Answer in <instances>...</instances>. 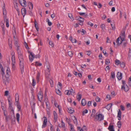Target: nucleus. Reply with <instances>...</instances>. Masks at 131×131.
I'll return each mask as SVG.
<instances>
[{
    "mask_svg": "<svg viewBox=\"0 0 131 131\" xmlns=\"http://www.w3.org/2000/svg\"><path fill=\"white\" fill-rule=\"evenodd\" d=\"M36 84V82L34 79H32V85L33 86H34Z\"/></svg>",
    "mask_w": 131,
    "mask_h": 131,
    "instance_id": "47",
    "label": "nucleus"
},
{
    "mask_svg": "<svg viewBox=\"0 0 131 131\" xmlns=\"http://www.w3.org/2000/svg\"><path fill=\"white\" fill-rule=\"evenodd\" d=\"M95 110L94 109H93L92 110V113L91 114V116H94V114H95Z\"/></svg>",
    "mask_w": 131,
    "mask_h": 131,
    "instance_id": "50",
    "label": "nucleus"
},
{
    "mask_svg": "<svg viewBox=\"0 0 131 131\" xmlns=\"http://www.w3.org/2000/svg\"><path fill=\"white\" fill-rule=\"evenodd\" d=\"M13 3L14 7L17 11L18 15H19V11L17 3L16 1H15L13 2Z\"/></svg>",
    "mask_w": 131,
    "mask_h": 131,
    "instance_id": "7",
    "label": "nucleus"
},
{
    "mask_svg": "<svg viewBox=\"0 0 131 131\" xmlns=\"http://www.w3.org/2000/svg\"><path fill=\"white\" fill-rule=\"evenodd\" d=\"M125 37H122L120 38V39L122 42L124 41L125 40Z\"/></svg>",
    "mask_w": 131,
    "mask_h": 131,
    "instance_id": "57",
    "label": "nucleus"
},
{
    "mask_svg": "<svg viewBox=\"0 0 131 131\" xmlns=\"http://www.w3.org/2000/svg\"><path fill=\"white\" fill-rule=\"evenodd\" d=\"M120 107L122 111H124L125 110V107H124L122 105H121L120 106Z\"/></svg>",
    "mask_w": 131,
    "mask_h": 131,
    "instance_id": "63",
    "label": "nucleus"
},
{
    "mask_svg": "<svg viewBox=\"0 0 131 131\" xmlns=\"http://www.w3.org/2000/svg\"><path fill=\"white\" fill-rule=\"evenodd\" d=\"M110 61L109 59H107L105 61V63L106 64L108 65L110 63Z\"/></svg>",
    "mask_w": 131,
    "mask_h": 131,
    "instance_id": "45",
    "label": "nucleus"
},
{
    "mask_svg": "<svg viewBox=\"0 0 131 131\" xmlns=\"http://www.w3.org/2000/svg\"><path fill=\"white\" fill-rule=\"evenodd\" d=\"M17 69L16 66L15 64V62L13 63H12V69H11L13 71H15Z\"/></svg>",
    "mask_w": 131,
    "mask_h": 131,
    "instance_id": "11",
    "label": "nucleus"
},
{
    "mask_svg": "<svg viewBox=\"0 0 131 131\" xmlns=\"http://www.w3.org/2000/svg\"><path fill=\"white\" fill-rule=\"evenodd\" d=\"M35 65L36 66H42V64L40 63L38 61H36V62Z\"/></svg>",
    "mask_w": 131,
    "mask_h": 131,
    "instance_id": "41",
    "label": "nucleus"
},
{
    "mask_svg": "<svg viewBox=\"0 0 131 131\" xmlns=\"http://www.w3.org/2000/svg\"><path fill=\"white\" fill-rule=\"evenodd\" d=\"M53 119L54 122H56L58 120V115L56 111H53Z\"/></svg>",
    "mask_w": 131,
    "mask_h": 131,
    "instance_id": "8",
    "label": "nucleus"
},
{
    "mask_svg": "<svg viewBox=\"0 0 131 131\" xmlns=\"http://www.w3.org/2000/svg\"><path fill=\"white\" fill-rule=\"evenodd\" d=\"M106 97L108 100H110L111 99V96L110 95H106Z\"/></svg>",
    "mask_w": 131,
    "mask_h": 131,
    "instance_id": "54",
    "label": "nucleus"
},
{
    "mask_svg": "<svg viewBox=\"0 0 131 131\" xmlns=\"http://www.w3.org/2000/svg\"><path fill=\"white\" fill-rule=\"evenodd\" d=\"M73 54V52L72 51H70L68 52V55L71 57H72Z\"/></svg>",
    "mask_w": 131,
    "mask_h": 131,
    "instance_id": "35",
    "label": "nucleus"
},
{
    "mask_svg": "<svg viewBox=\"0 0 131 131\" xmlns=\"http://www.w3.org/2000/svg\"><path fill=\"white\" fill-rule=\"evenodd\" d=\"M22 14L23 17H24L26 13V10L25 8H23L21 9Z\"/></svg>",
    "mask_w": 131,
    "mask_h": 131,
    "instance_id": "14",
    "label": "nucleus"
},
{
    "mask_svg": "<svg viewBox=\"0 0 131 131\" xmlns=\"http://www.w3.org/2000/svg\"><path fill=\"white\" fill-rule=\"evenodd\" d=\"M17 120L18 123H19V121L20 115L19 113H17L16 115Z\"/></svg>",
    "mask_w": 131,
    "mask_h": 131,
    "instance_id": "28",
    "label": "nucleus"
},
{
    "mask_svg": "<svg viewBox=\"0 0 131 131\" xmlns=\"http://www.w3.org/2000/svg\"><path fill=\"white\" fill-rule=\"evenodd\" d=\"M117 124L118 127L119 128H120L121 126V122L119 121H118L117 122Z\"/></svg>",
    "mask_w": 131,
    "mask_h": 131,
    "instance_id": "52",
    "label": "nucleus"
},
{
    "mask_svg": "<svg viewBox=\"0 0 131 131\" xmlns=\"http://www.w3.org/2000/svg\"><path fill=\"white\" fill-rule=\"evenodd\" d=\"M111 78L113 79H114L115 78V74L114 72L112 71L111 72Z\"/></svg>",
    "mask_w": 131,
    "mask_h": 131,
    "instance_id": "34",
    "label": "nucleus"
},
{
    "mask_svg": "<svg viewBox=\"0 0 131 131\" xmlns=\"http://www.w3.org/2000/svg\"><path fill=\"white\" fill-rule=\"evenodd\" d=\"M87 24L88 25H90L91 26H92L93 25V24L90 21L87 23Z\"/></svg>",
    "mask_w": 131,
    "mask_h": 131,
    "instance_id": "58",
    "label": "nucleus"
},
{
    "mask_svg": "<svg viewBox=\"0 0 131 131\" xmlns=\"http://www.w3.org/2000/svg\"><path fill=\"white\" fill-rule=\"evenodd\" d=\"M120 37H118L116 41V42L118 45H120L122 43L120 39Z\"/></svg>",
    "mask_w": 131,
    "mask_h": 131,
    "instance_id": "23",
    "label": "nucleus"
},
{
    "mask_svg": "<svg viewBox=\"0 0 131 131\" xmlns=\"http://www.w3.org/2000/svg\"><path fill=\"white\" fill-rule=\"evenodd\" d=\"M3 15H4V17L5 18L6 17V15L7 14V12L6 9L5 8V6L4 5L3 6Z\"/></svg>",
    "mask_w": 131,
    "mask_h": 131,
    "instance_id": "15",
    "label": "nucleus"
},
{
    "mask_svg": "<svg viewBox=\"0 0 131 131\" xmlns=\"http://www.w3.org/2000/svg\"><path fill=\"white\" fill-rule=\"evenodd\" d=\"M115 64L116 65H118L119 64H120V62L119 60H116L115 61Z\"/></svg>",
    "mask_w": 131,
    "mask_h": 131,
    "instance_id": "43",
    "label": "nucleus"
},
{
    "mask_svg": "<svg viewBox=\"0 0 131 131\" xmlns=\"http://www.w3.org/2000/svg\"><path fill=\"white\" fill-rule=\"evenodd\" d=\"M47 68L48 71L49 72L50 70V66L49 64H48V65L47 66Z\"/></svg>",
    "mask_w": 131,
    "mask_h": 131,
    "instance_id": "48",
    "label": "nucleus"
},
{
    "mask_svg": "<svg viewBox=\"0 0 131 131\" xmlns=\"http://www.w3.org/2000/svg\"><path fill=\"white\" fill-rule=\"evenodd\" d=\"M86 103L85 100L84 99H82L81 101V104L83 106H84Z\"/></svg>",
    "mask_w": 131,
    "mask_h": 131,
    "instance_id": "26",
    "label": "nucleus"
},
{
    "mask_svg": "<svg viewBox=\"0 0 131 131\" xmlns=\"http://www.w3.org/2000/svg\"><path fill=\"white\" fill-rule=\"evenodd\" d=\"M68 112L70 114H72L74 112V110L72 109L71 108H68Z\"/></svg>",
    "mask_w": 131,
    "mask_h": 131,
    "instance_id": "32",
    "label": "nucleus"
},
{
    "mask_svg": "<svg viewBox=\"0 0 131 131\" xmlns=\"http://www.w3.org/2000/svg\"><path fill=\"white\" fill-rule=\"evenodd\" d=\"M112 105V104H108L106 107V108L108 110H110Z\"/></svg>",
    "mask_w": 131,
    "mask_h": 131,
    "instance_id": "25",
    "label": "nucleus"
},
{
    "mask_svg": "<svg viewBox=\"0 0 131 131\" xmlns=\"http://www.w3.org/2000/svg\"><path fill=\"white\" fill-rule=\"evenodd\" d=\"M74 126H72L71 127H70V131H75L74 128Z\"/></svg>",
    "mask_w": 131,
    "mask_h": 131,
    "instance_id": "62",
    "label": "nucleus"
},
{
    "mask_svg": "<svg viewBox=\"0 0 131 131\" xmlns=\"http://www.w3.org/2000/svg\"><path fill=\"white\" fill-rule=\"evenodd\" d=\"M79 14L81 16L85 15V17L87 16L88 15L87 14H85V13L79 12Z\"/></svg>",
    "mask_w": 131,
    "mask_h": 131,
    "instance_id": "55",
    "label": "nucleus"
},
{
    "mask_svg": "<svg viewBox=\"0 0 131 131\" xmlns=\"http://www.w3.org/2000/svg\"><path fill=\"white\" fill-rule=\"evenodd\" d=\"M68 17L71 19H73V17L72 14L71 13H69L68 14Z\"/></svg>",
    "mask_w": 131,
    "mask_h": 131,
    "instance_id": "49",
    "label": "nucleus"
},
{
    "mask_svg": "<svg viewBox=\"0 0 131 131\" xmlns=\"http://www.w3.org/2000/svg\"><path fill=\"white\" fill-rule=\"evenodd\" d=\"M61 126H60V125L59 124L58 125V126L59 127H61L62 128H65L66 127L65 123L63 122L62 119L61 120Z\"/></svg>",
    "mask_w": 131,
    "mask_h": 131,
    "instance_id": "20",
    "label": "nucleus"
},
{
    "mask_svg": "<svg viewBox=\"0 0 131 131\" xmlns=\"http://www.w3.org/2000/svg\"><path fill=\"white\" fill-rule=\"evenodd\" d=\"M47 107V108H48V109L49 108V102H46L45 103Z\"/></svg>",
    "mask_w": 131,
    "mask_h": 131,
    "instance_id": "59",
    "label": "nucleus"
},
{
    "mask_svg": "<svg viewBox=\"0 0 131 131\" xmlns=\"http://www.w3.org/2000/svg\"><path fill=\"white\" fill-rule=\"evenodd\" d=\"M36 78L37 81L38 83L39 82L40 78V72H37Z\"/></svg>",
    "mask_w": 131,
    "mask_h": 131,
    "instance_id": "13",
    "label": "nucleus"
},
{
    "mask_svg": "<svg viewBox=\"0 0 131 131\" xmlns=\"http://www.w3.org/2000/svg\"><path fill=\"white\" fill-rule=\"evenodd\" d=\"M16 105L18 109V111H20L21 108V106L20 105L19 102H16Z\"/></svg>",
    "mask_w": 131,
    "mask_h": 131,
    "instance_id": "22",
    "label": "nucleus"
},
{
    "mask_svg": "<svg viewBox=\"0 0 131 131\" xmlns=\"http://www.w3.org/2000/svg\"><path fill=\"white\" fill-rule=\"evenodd\" d=\"M6 26L7 27H8L9 26V20L8 19H6Z\"/></svg>",
    "mask_w": 131,
    "mask_h": 131,
    "instance_id": "37",
    "label": "nucleus"
},
{
    "mask_svg": "<svg viewBox=\"0 0 131 131\" xmlns=\"http://www.w3.org/2000/svg\"><path fill=\"white\" fill-rule=\"evenodd\" d=\"M6 73L7 75L8 76L10 75V70L9 68L7 67Z\"/></svg>",
    "mask_w": 131,
    "mask_h": 131,
    "instance_id": "29",
    "label": "nucleus"
},
{
    "mask_svg": "<svg viewBox=\"0 0 131 131\" xmlns=\"http://www.w3.org/2000/svg\"><path fill=\"white\" fill-rule=\"evenodd\" d=\"M78 56L79 57V58H80L81 57H83V55L82 53H79L78 54Z\"/></svg>",
    "mask_w": 131,
    "mask_h": 131,
    "instance_id": "56",
    "label": "nucleus"
},
{
    "mask_svg": "<svg viewBox=\"0 0 131 131\" xmlns=\"http://www.w3.org/2000/svg\"><path fill=\"white\" fill-rule=\"evenodd\" d=\"M30 55H29V59L30 61L32 62L33 60L34 55L32 53L30 52Z\"/></svg>",
    "mask_w": 131,
    "mask_h": 131,
    "instance_id": "19",
    "label": "nucleus"
},
{
    "mask_svg": "<svg viewBox=\"0 0 131 131\" xmlns=\"http://www.w3.org/2000/svg\"><path fill=\"white\" fill-rule=\"evenodd\" d=\"M122 85L121 89H124L125 92L128 91L129 90L128 86L127 85L124 81L122 80Z\"/></svg>",
    "mask_w": 131,
    "mask_h": 131,
    "instance_id": "2",
    "label": "nucleus"
},
{
    "mask_svg": "<svg viewBox=\"0 0 131 131\" xmlns=\"http://www.w3.org/2000/svg\"><path fill=\"white\" fill-rule=\"evenodd\" d=\"M88 110L86 109H85L82 112V115L84 116L85 115V114L87 113H88Z\"/></svg>",
    "mask_w": 131,
    "mask_h": 131,
    "instance_id": "40",
    "label": "nucleus"
},
{
    "mask_svg": "<svg viewBox=\"0 0 131 131\" xmlns=\"http://www.w3.org/2000/svg\"><path fill=\"white\" fill-rule=\"evenodd\" d=\"M1 107L3 110L5 111V108L4 107V104L2 102V101H1Z\"/></svg>",
    "mask_w": 131,
    "mask_h": 131,
    "instance_id": "30",
    "label": "nucleus"
},
{
    "mask_svg": "<svg viewBox=\"0 0 131 131\" xmlns=\"http://www.w3.org/2000/svg\"><path fill=\"white\" fill-rule=\"evenodd\" d=\"M95 99L96 101L97 102H100V99L98 96H96L95 97Z\"/></svg>",
    "mask_w": 131,
    "mask_h": 131,
    "instance_id": "46",
    "label": "nucleus"
},
{
    "mask_svg": "<svg viewBox=\"0 0 131 131\" xmlns=\"http://www.w3.org/2000/svg\"><path fill=\"white\" fill-rule=\"evenodd\" d=\"M2 73L1 74L2 75V78L3 77L4 78L5 77H4V69H3V68L2 67Z\"/></svg>",
    "mask_w": 131,
    "mask_h": 131,
    "instance_id": "38",
    "label": "nucleus"
},
{
    "mask_svg": "<svg viewBox=\"0 0 131 131\" xmlns=\"http://www.w3.org/2000/svg\"><path fill=\"white\" fill-rule=\"evenodd\" d=\"M43 118H44V119L43 122V124L42 126V128H43L46 127L47 123V118L45 117H44Z\"/></svg>",
    "mask_w": 131,
    "mask_h": 131,
    "instance_id": "9",
    "label": "nucleus"
},
{
    "mask_svg": "<svg viewBox=\"0 0 131 131\" xmlns=\"http://www.w3.org/2000/svg\"><path fill=\"white\" fill-rule=\"evenodd\" d=\"M15 101L16 102H19V96L18 94L17 93H16L15 96Z\"/></svg>",
    "mask_w": 131,
    "mask_h": 131,
    "instance_id": "18",
    "label": "nucleus"
},
{
    "mask_svg": "<svg viewBox=\"0 0 131 131\" xmlns=\"http://www.w3.org/2000/svg\"><path fill=\"white\" fill-rule=\"evenodd\" d=\"M104 116L102 114L99 113L96 116L95 118L99 121L103 120L104 119Z\"/></svg>",
    "mask_w": 131,
    "mask_h": 131,
    "instance_id": "3",
    "label": "nucleus"
},
{
    "mask_svg": "<svg viewBox=\"0 0 131 131\" xmlns=\"http://www.w3.org/2000/svg\"><path fill=\"white\" fill-rule=\"evenodd\" d=\"M62 84L60 82H59L58 83V84L57 85L59 89H61L62 88Z\"/></svg>",
    "mask_w": 131,
    "mask_h": 131,
    "instance_id": "36",
    "label": "nucleus"
},
{
    "mask_svg": "<svg viewBox=\"0 0 131 131\" xmlns=\"http://www.w3.org/2000/svg\"><path fill=\"white\" fill-rule=\"evenodd\" d=\"M120 66L122 67H125V64L124 62H122V63H120Z\"/></svg>",
    "mask_w": 131,
    "mask_h": 131,
    "instance_id": "61",
    "label": "nucleus"
},
{
    "mask_svg": "<svg viewBox=\"0 0 131 131\" xmlns=\"http://www.w3.org/2000/svg\"><path fill=\"white\" fill-rule=\"evenodd\" d=\"M75 19L80 22V25L81 26L83 25V22L84 21V19L83 18L80 16H78L76 17Z\"/></svg>",
    "mask_w": 131,
    "mask_h": 131,
    "instance_id": "5",
    "label": "nucleus"
},
{
    "mask_svg": "<svg viewBox=\"0 0 131 131\" xmlns=\"http://www.w3.org/2000/svg\"><path fill=\"white\" fill-rule=\"evenodd\" d=\"M19 2L20 5L23 7L26 6V2L25 0H19Z\"/></svg>",
    "mask_w": 131,
    "mask_h": 131,
    "instance_id": "6",
    "label": "nucleus"
},
{
    "mask_svg": "<svg viewBox=\"0 0 131 131\" xmlns=\"http://www.w3.org/2000/svg\"><path fill=\"white\" fill-rule=\"evenodd\" d=\"M38 97L39 100L41 101L43 97L42 93L41 92H39L38 94Z\"/></svg>",
    "mask_w": 131,
    "mask_h": 131,
    "instance_id": "12",
    "label": "nucleus"
},
{
    "mask_svg": "<svg viewBox=\"0 0 131 131\" xmlns=\"http://www.w3.org/2000/svg\"><path fill=\"white\" fill-rule=\"evenodd\" d=\"M74 119H73V122L74 123L76 124H77V120L76 118L74 116Z\"/></svg>",
    "mask_w": 131,
    "mask_h": 131,
    "instance_id": "53",
    "label": "nucleus"
},
{
    "mask_svg": "<svg viewBox=\"0 0 131 131\" xmlns=\"http://www.w3.org/2000/svg\"><path fill=\"white\" fill-rule=\"evenodd\" d=\"M122 112L120 110H119V111H118V115L117 117H118V120L120 121L121 119V115Z\"/></svg>",
    "mask_w": 131,
    "mask_h": 131,
    "instance_id": "21",
    "label": "nucleus"
},
{
    "mask_svg": "<svg viewBox=\"0 0 131 131\" xmlns=\"http://www.w3.org/2000/svg\"><path fill=\"white\" fill-rule=\"evenodd\" d=\"M28 6L29 9L31 10L33 8V5L31 2H30L28 4Z\"/></svg>",
    "mask_w": 131,
    "mask_h": 131,
    "instance_id": "27",
    "label": "nucleus"
},
{
    "mask_svg": "<svg viewBox=\"0 0 131 131\" xmlns=\"http://www.w3.org/2000/svg\"><path fill=\"white\" fill-rule=\"evenodd\" d=\"M17 41L15 42V45H16L17 47V52L19 61V64L20 68L21 70V73H23L24 71V66L23 52L21 49L20 48L19 46L17 45Z\"/></svg>",
    "mask_w": 131,
    "mask_h": 131,
    "instance_id": "1",
    "label": "nucleus"
},
{
    "mask_svg": "<svg viewBox=\"0 0 131 131\" xmlns=\"http://www.w3.org/2000/svg\"><path fill=\"white\" fill-rule=\"evenodd\" d=\"M108 129L110 130V131H115L114 129L113 126V125H109L108 128Z\"/></svg>",
    "mask_w": 131,
    "mask_h": 131,
    "instance_id": "24",
    "label": "nucleus"
},
{
    "mask_svg": "<svg viewBox=\"0 0 131 131\" xmlns=\"http://www.w3.org/2000/svg\"><path fill=\"white\" fill-rule=\"evenodd\" d=\"M49 44L52 47H53L54 45L53 42L51 41H49Z\"/></svg>",
    "mask_w": 131,
    "mask_h": 131,
    "instance_id": "51",
    "label": "nucleus"
},
{
    "mask_svg": "<svg viewBox=\"0 0 131 131\" xmlns=\"http://www.w3.org/2000/svg\"><path fill=\"white\" fill-rule=\"evenodd\" d=\"M122 73L121 72H117V75L116 77L119 80H120L122 79Z\"/></svg>",
    "mask_w": 131,
    "mask_h": 131,
    "instance_id": "10",
    "label": "nucleus"
},
{
    "mask_svg": "<svg viewBox=\"0 0 131 131\" xmlns=\"http://www.w3.org/2000/svg\"><path fill=\"white\" fill-rule=\"evenodd\" d=\"M3 82L6 85L7 83L8 82L9 78H6L5 77L4 78H3Z\"/></svg>",
    "mask_w": 131,
    "mask_h": 131,
    "instance_id": "16",
    "label": "nucleus"
},
{
    "mask_svg": "<svg viewBox=\"0 0 131 131\" xmlns=\"http://www.w3.org/2000/svg\"><path fill=\"white\" fill-rule=\"evenodd\" d=\"M77 99L79 101H80L81 98V95L80 94H79L77 95Z\"/></svg>",
    "mask_w": 131,
    "mask_h": 131,
    "instance_id": "42",
    "label": "nucleus"
},
{
    "mask_svg": "<svg viewBox=\"0 0 131 131\" xmlns=\"http://www.w3.org/2000/svg\"><path fill=\"white\" fill-rule=\"evenodd\" d=\"M50 83V84L51 86L52 87L53 86V80L51 79L49 81Z\"/></svg>",
    "mask_w": 131,
    "mask_h": 131,
    "instance_id": "44",
    "label": "nucleus"
},
{
    "mask_svg": "<svg viewBox=\"0 0 131 131\" xmlns=\"http://www.w3.org/2000/svg\"><path fill=\"white\" fill-rule=\"evenodd\" d=\"M60 89H56V93L58 95H61V93L60 91L59 90Z\"/></svg>",
    "mask_w": 131,
    "mask_h": 131,
    "instance_id": "31",
    "label": "nucleus"
},
{
    "mask_svg": "<svg viewBox=\"0 0 131 131\" xmlns=\"http://www.w3.org/2000/svg\"><path fill=\"white\" fill-rule=\"evenodd\" d=\"M74 92L73 90L72 89H71L69 90H66L64 92V93L65 94L68 95H70L72 94V93H74Z\"/></svg>",
    "mask_w": 131,
    "mask_h": 131,
    "instance_id": "4",
    "label": "nucleus"
},
{
    "mask_svg": "<svg viewBox=\"0 0 131 131\" xmlns=\"http://www.w3.org/2000/svg\"><path fill=\"white\" fill-rule=\"evenodd\" d=\"M86 52L88 56L90 55L91 53V52L90 51H87Z\"/></svg>",
    "mask_w": 131,
    "mask_h": 131,
    "instance_id": "64",
    "label": "nucleus"
},
{
    "mask_svg": "<svg viewBox=\"0 0 131 131\" xmlns=\"http://www.w3.org/2000/svg\"><path fill=\"white\" fill-rule=\"evenodd\" d=\"M125 32L124 31L123 32H122L121 34H120V36L119 37H125Z\"/></svg>",
    "mask_w": 131,
    "mask_h": 131,
    "instance_id": "39",
    "label": "nucleus"
},
{
    "mask_svg": "<svg viewBox=\"0 0 131 131\" xmlns=\"http://www.w3.org/2000/svg\"><path fill=\"white\" fill-rule=\"evenodd\" d=\"M111 26L112 27V29L113 30H114L115 28V27L114 24H111Z\"/></svg>",
    "mask_w": 131,
    "mask_h": 131,
    "instance_id": "60",
    "label": "nucleus"
},
{
    "mask_svg": "<svg viewBox=\"0 0 131 131\" xmlns=\"http://www.w3.org/2000/svg\"><path fill=\"white\" fill-rule=\"evenodd\" d=\"M11 54L12 55L11 59L12 61V63H15V56L14 55V52H12Z\"/></svg>",
    "mask_w": 131,
    "mask_h": 131,
    "instance_id": "17",
    "label": "nucleus"
},
{
    "mask_svg": "<svg viewBox=\"0 0 131 131\" xmlns=\"http://www.w3.org/2000/svg\"><path fill=\"white\" fill-rule=\"evenodd\" d=\"M35 27L36 28V30H37V31H39V28L38 27V25H37V22L35 20V21L34 22Z\"/></svg>",
    "mask_w": 131,
    "mask_h": 131,
    "instance_id": "33",
    "label": "nucleus"
}]
</instances>
